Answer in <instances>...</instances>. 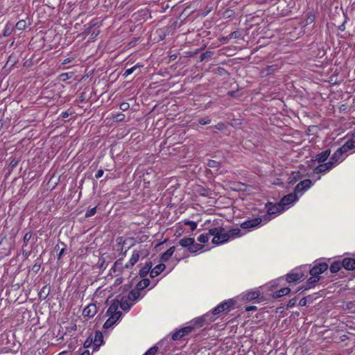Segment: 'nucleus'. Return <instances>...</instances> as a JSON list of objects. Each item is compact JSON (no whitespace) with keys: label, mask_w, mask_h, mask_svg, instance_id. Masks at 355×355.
<instances>
[{"label":"nucleus","mask_w":355,"mask_h":355,"mask_svg":"<svg viewBox=\"0 0 355 355\" xmlns=\"http://www.w3.org/2000/svg\"><path fill=\"white\" fill-rule=\"evenodd\" d=\"M149 250L147 245H139L132 251V254L129 261L125 264L127 270L132 269L135 264L141 259H143L148 257Z\"/></svg>","instance_id":"f257e3e1"},{"label":"nucleus","mask_w":355,"mask_h":355,"mask_svg":"<svg viewBox=\"0 0 355 355\" xmlns=\"http://www.w3.org/2000/svg\"><path fill=\"white\" fill-rule=\"evenodd\" d=\"M209 234L213 236L212 243L216 245L223 244L230 240V234L221 227L210 228Z\"/></svg>","instance_id":"f03ea898"},{"label":"nucleus","mask_w":355,"mask_h":355,"mask_svg":"<svg viewBox=\"0 0 355 355\" xmlns=\"http://www.w3.org/2000/svg\"><path fill=\"white\" fill-rule=\"evenodd\" d=\"M270 220L271 218L268 216H263L262 218H254L243 222L241 224V227L243 229H247L249 231H252L254 229L259 227L261 223L266 224Z\"/></svg>","instance_id":"7ed1b4c3"},{"label":"nucleus","mask_w":355,"mask_h":355,"mask_svg":"<svg viewBox=\"0 0 355 355\" xmlns=\"http://www.w3.org/2000/svg\"><path fill=\"white\" fill-rule=\"evenodd\" d=\"M297 199V193L294 191V193H289L283 197L279 203L282 207L284 208V211H285L286 209H288L291 205H293Z\"/></svg>","instance_id":"20e7f679"},{"label":"nucleus","mask_w":355,"mask_h":355,"mask_svg":"<svg viewBox=\"0 0 355 355\" xmlns=\"http://www.w3.org/2000/svg\"><path fill=\"white\" fill-rule=\"evenodd\" d=\"M266 208L267 209V215H265L264 216H268L271 218V219L272 218V217H271L272 215H277L284 211V208L282 207L280 203L272 204L271 202H268L266 204Z\"/></svg>","instance_id":"39448f33"},{"label":"nucleus","mask_w":355,"mask_h":355,"mask_svg":"<svg viewBox=\"0 0 355 355\" xmlns=\"http://www.w3.org/2000/svg\"><path fill=\"white\" fill-rule=\"evenodd\" d=\"M347 157L352 150L355 148V135H352L341 147L339 148Z\"/></svg>","instance_id":"423d86ee"},{"label":"nucleus","mask_w":355,"mask_h":355,"mask_svg":"<svg viewBox=\"0 0 355 355\" xmlns=\"http://www.w3.org/2000/svg\"><path fill=\"white\" fill-rule=\"evenodd\" d=\"M347 157L352 150L355 148V135H352L341 147L339 148Z\"/></svg>","instance_id":"0eeeda50"},{"label":"nucleus","mask_w":355,"mask_h":355,"mask_svg":"<svg viewBox=\"0 0 355 355\" xmlns=\"http://www.w3.org/2000/svg\"><path fill=\"white\" fill-rule=\"evenodd\" d=\"M347 157L352 150L355 148V135H352L341 147L339 148Z\"/></svg>","instance_id":"6e6552de"},{"label":"nucleus","mask_w":355,"mask_h":355,"mask_svg":"<svg viewBox=\"0 0 355 355\" xmlns=\"http://www.w3.org/2000/svg\"><path fill=\"white\" fill-rule=\"evenodd\" d=\"M346 157L347 156L345 153H343V151L338 148L331 157L329 162L334 164V168L336 166L341 163Z\"/></svg>","instance_id":"1a4fd4ad"},{"label":"nucleus","mask_w":355,"mask_h":355,"mask_svg":"<svg viewBox=\"0 0 355 355\" xmlns=\"http://www.w3.org/2000/svg\"><path fill=\"white\" fill-rule=\"evenodd\" d=\"M328 268V265L326 263H320L318 265L314 266L310 270V275L320 277V275L326 271Z\"/></svg>","instance_id":"9d476101"},{"label":"nucleus","mask_w":355,"mask_h":355,"mask_svg":"<svg viewBox=\"0 0 355 355\" xmlns=\"http://www.w3.org/2000/svg\"><path fill=\"white\" fill-rule=\"evenodd\" d=\"M233 305V302L232 300H229L227 301H224L219 304L217 306H216L213 311L212 313L214 315H218L225 311H227L230 309L231 306Z\"/></svg>","instance_id":"9b49d317"},{"label":"nucleus","mask_w":355,"mask_h":355,"mask_svg":"<svg viewBox=\"0 0 355 355\" xmlns=\"http://www.w3.org/2000/svg\"><path fill=\"white\" fill-rule=\"evenodd\" d=\"M119 303H113L110 306L107 311V314L110 317H113L114 318V321H117L121 316L122 313L121 311H118Z\"/></svg>","instance_id":"f8f14e48"},{"label":"nucleus","mask_w":355,"mask_h":355,"mask_svg":"<svg viewBox=\"0 0 355 355\" xmlns=\"http://www.w3.org/2000/svg\"><path fill=\"white\" fill-rule=\"evenodd\" d=\"M311 184H312V182L309 179L301 181L295 187V191L297 193L302 194L305 191H306L308 189H309L311 187Z\"/></svg>","instance_id":"ddd939ff"},{"label":"nucleus","mask_w":355,"mask_h":355,"mask_svg":"<svg viewBox=\"0 0 355 355\" xmlns=\"http://www.w3.org/2000/svg\"><path fill=\"white\" fill-rule=\"evenodd\" d=\"M193 329V327L191 326L185 327L182 328L175 332H174L172 335V339L173 340H177L182 338L184 336L189 334Z\"/></svg>","instance_id":"4468645a"},{"label":"nucleus","mask_w":355,"mask_h":355,"mask_svg":"<svg viewBox=\"0 0 355 355\" xmlns=\"http://www.w3.org/2000/svg\"><path fill=\"white\" fill-rule=\"evenodd\" d=\"M334 168V164L329 162L326 163H319V165L314 168V173L318 174L326 173Z\"/></svg>","instance_id":"2eb2a0df"},{"label":"nucleus","mask_w":355,"mask_h":355,"mask_svg":"<svg viewBox=\"0 0 355 355\" xmlns=\"http://www.w3.org/2000/svg\"><path fill=\"white\" fill-rule=\"evenodd\" d=\"M97 313V307L94 304H88L83 311L84 317L92 318Z\"/></svg>","instance_id":"dca6fc26"},{"label":"nucleus","mask_w":355,"mask_h":355,"mask_svg":"<svg viewBox=\"0 0 355 355\" xmlns=\"http://www.w3.org/2000/svg\"><path fill=\"white\" fill-rule=\"evenodd\" d=\"M320 279V277H317L315 276H312L311 275V277L308 279V282H307V284H308V286H304V287H301L297 291L296 293H302L303 291H306V290H308L311 288H312L314 284L318 282Z\"/></svg>","instance_id":"f3484780"},{"label":"nucleus","mask_w":355,"mask_h":355,"mask_svg":"<svg viewBox=\"0 0 355 355\" xmlns=\"http://www.w3.org/2000/svg\"><path fill=\"white\" fill-rule=\"evenodd\" d=\"M342 266L348 270H355V259L352 258H345L341 263Z\"/></svg>","instance_id":"a211bd4d"},{"label":"nucleus","mask_w":355,"mask_h":355,"mask_svg":"<svg viewBox=\"0 0 355 355\" xmlns=\"http://www.w3.org/2000/svg\"><path fill=\"white\" fill-rule=\"evenodd\" d=\"M304 275L299 272L290 273L286 275V281L288 283L297 282L301 281Z\"/></svg>","instance_id":"6ab92c4d"},{"label":"nucleus","mask_w":355,"mask_h":355,"mask_svg":"<svg viewBox=\"0 0 355 355\" xmlns=\"http://www.w3.org/2000/svg\"><path fill=\"white\" fill-rule=\"evenodd\" d=\"M260 296L259 291H250L244 294V298L248 301H251L257 299Z\"/></svg>","instance_id":"aec40b11"},{"label":"nucleus","mask_w":355,"mask_h":355,"mask_svg":"<svg viewBox=\"0 0 355 355\" xmlns=\"http://www.w3.org/2000/svg\"><path fill=\"white\" fill-rule=\"evenodd\" d=\"M165 268V265L163 263L158 264L155 266L150 272V275L151 277H157L159 275Z\"/></svg>","instance_id":"412c9836"},{"label":"nucleus","mask_w":355,"mask_h":355,"mask_svg":"<svg viewBox=\"0 0 355 355\" xmlns=\"http://www.w3.org/2000/svg\"><path fill=\"white\" fill-rule=\"evenodd\" d=\"M134 303L130 302L126 297H122L120 301V306L123 311H129Z\"/></svg>","instance_id":"4be33fe9"},{"label":"nucleus","mask_w":355,"mask_h":355,"mask_svg":"<svg viewBox=\"0 0 355 355\" xmlns=\"http://www.w3.org/2000/svg\"><path fill=\"white\" fill-rule=\"evenodd\" d=\"M175 250V246H172V247L169 248L164 253L162 254V255L161 257V261H168L171 257L173 254L174 253Z\"/></svg>","instance_id":"5701e85b"},{"label":"nucleus","mask_w":355,"mask_h":355,"mask_svg":"<svg viewBox=\"0 0 355 355\" xmlns=\"http://www.w3.org/2000/svg\"><path fill=\"white\" fill-rule=\"evenodd\" d=\"M290 292H291V289L289 288H288V287L282 288L275 291L273 293L272 297L274 298H279L282 296L288 295Z\"/></svg>","instance_id":"b1692460"},{"label":"nucleus","mask_w":355,"mask_h":355,"mask_svg":"<svg viewBox=\"0 0 355 355\" xmlns=\"http://www.w3.org/2000/svg\"><path fill=\"white\" fill-rule=\"evenodd\" d=\"M330 153L331 151L329 150L322 151L319 155H318L316 160L318 161V163H323L329 157Z\"/></svg>","instance_id":"393cba45"},{"label":"nucleus","mask_w":355,"mask_h":355,"mask_svg":"<svg viewBox=\"0 0 355 355\" xmlns=\"http://www.w3.org/2000/svg\"><path fill=\"white\" fill-rule=\"evenodd\" d=\"M193 242H194V239L193 238H184L180 241L179 243L182 247L187 248L189 250Z\"/></svg>","instance_id":"a878e982"},{"label":"nucleus","mask_w":355,"mask_h":355,"mask_svg":"<svg viewBox=\"0 0 355 355\" xmlns=\"http://www.w3.org/2000/svg\"><path fill=\"white\" fill-rule=\"evenodd\" d=\"M49 291H50V288L49 287H48L47 286H43L40 289V292L38 293L39 299L40 300H45L47 297V296L49 295Z\"/></svg>","instance_id":"bb28decb"},{"label":"nucleus","mask_w":355,"mask_h":355,"mask_svg":"<svg viewBox=\"0 0 355 355\" xmlns=\"http://www.w3.org/2000/svg\"><path fill=\"white\" fill-rule=\"evenodd\" d=\"M152 267L151 262H147L145 265L139 270V275L141 277H145L149 272Z\"/></svg>","instance_id":"cd10ccee"},{"label":"nucleus","mask_w":355,"mask_h":355,"mask_svg":"<svg viewBox=\"0 0 355 355\" xmlns=\"http://www.w3.org/2000/svg\"><path fill=\"white\" fill-rule=\"evenodd\" d=\"M139 297V290H133L131 291L126 297L130 302L134 303L135 300H137Z\"/></svg>","instance_id":"c85d7f7f"},{"label":"nucleus","mask_w":355,"mask_h":355,"mask_svg":"<svg viewBox=\"0 0 355 355\" xmlns=\"http://www.w3.org/2000/svg\"><path fill=\"white\" fill-rule=\"evenodd\" d=\"M227 234H230V239L240 237L243 235L241 230L239 228L232 229L227 232Z\"/></svg>","instance_id":"c756f323"},{"label":"nucleus","mask_w":355,"mask_h":355,"mask_svg":"<svg viewBox=\"0 0 355 355\" xmlns=\"http://www.w3.org/2000/svg\"><path fill=\"white\" fill-rule=\"evenodd\" d=\"M113 268H114L115 270H119V271H123L125 269L127 270V268H125V265L123 264L122 259H119L116 260L113 266Z\"/></svg>","instance_id":"7c9ffc66"},{"label":"nucleus","mask_w":355,"mask_h":355,"mask_svg":"<svg viewBox=\"0 0 355 355\" xmlns=\"http://www.w3.org/2000/svg\"><path fill=\"white\" fill-rule=\"evenodd\" d=\"M94 345L95 346H99L103 343V335L101 332L96 331L95 334V338L93 340Z\"/></svg>","instance_id":"2f4dec72"},{"label":"nucleus","mask_w":355,"mask_h":355,"mask_svg":"<svg viewBox=\"0 0 355 355\" xmlns=\"http://www.w3.org/2000/svg\"><path fill=\"white\" fill-rule=\"evenodd\" d=\"M150 284V280L148 279H143L141 281L137 283V290H143L147 288Z\"/></svg>","instance_id":"473e14b6"},{"label":"nucleus","mask_w":355,"mask_h":355,"mask_svg":"<svg viewBox=\"0 0 355 355\" xmlns=\"http://www.w3.org/2000/svg\"><path fill=\"white\" fill-rule=\"evenodd\" d=\"M202 248H203L202 245L196 243L194 241V242H193V244H191L190 248L189 249V251L191 253H195V252H197L201 250Z\"/></svg>","instance_id":"72a5a7b5"},{"label":"nucleus","mask_w":355,"mask_h":355,"mask_svg":"<svg viewBox=\"0 0 355 355\" xmlns=\"http://www.w3.org/2000/svg\"><path fill=\"white\" fill-rule=\"evenodd\" d=\"M143 65L142 64H135V66H133L132 67L130 68V69H128L125 71L124 73H123V76L125 78L128 77L129 75L132 74L138 68H140V67H142Z\"/></svg>","instance_id":"f704fd0d"},{"label":"nucleus","mask_w":355,"mask_h":355,"mask_svg":"<svg viewBox=\"0 0 355 355\" xmlns=\"http://www.w3.org/2000/svg\"><path fill=\"white\" fill-rule=\"evenodd\" d=\"M342 264L340 262H334V263H332L330 266V270L331 272L333 273H335V272H338L341 268H342Z\"/></svg>","instance_id":"c9c22d12"},{"label":"nucleus","mask_w":355,"mask_h":355,"mask_svg":"<svg viewBox=\"0 0 355 355\" xmlns=\"http://www.w3.org/2000/svg\"><path fill=\"white\" fill-rule=\"evenodd\" d=\"M210 236L209 232L205 234H202L198 237V241L201 243H206L208 242Z\"/></svg>","instance_id":"e433bc0d"},{"label":"nucleus","mask_w":355,"mask_h":355,"mask_svg":"<svg viewBox=\"0 0 355 355\" xmlns=\"http://www.w3.org/2000/svg\"><path fill=\"white\" fill-rule=\"evenodd\" d=\"M183 222L185 225H187L190 227L191 231L195 230L197 227V223L196 222L187 219H185Z\"/></svg>","instance_id":"4c0bfd02"},{"label":"nucleus","mask_w":355,"mask_h":355,"mask_svg":"<svg viewBox=\"0 0 355 355\" xmlns=\"http://www.w3.org/2000/svg\"><path fill=\"white\" fill-rule=\"evenodd\" d=\"M115 322L116 321H114V318L113 317L109 316V318L105 321V322L103 324V328L108 329L111 327Z\"/></svg>","instance_id":"58836bf2"},{"label":"nucleus","mask_w":355,"mask_h":355,"mask_svg":"<svg viewBox=\"0 0 355 355\" xmlns=\"http://www.w3.org/2000/svg\"><path fill=\"white\" fill-rule=\"evenodd\" d=\"M26 25H27V24L25 20H20L16 24L15 27L17 29H18L19 31H22L26 28Z\"/></svg>","instance_id":"ea45409f"},{"label":"nucleus","mask_w":355,"mask_h":355,"mask_svg":"<svg viewBox=\"0 0 355 355\" xmlns=\"http://www.w3.org/2000/svg\"><path fill=\"white\" fill-rule=\"evenodd\" d=\"M12 31V26L10 24H7L5 26V28H4V30H3V35L5 37L9 36L11 34Z\"/></svg>","instance_id":"a19ab883"},{"label":"nucleus","mask_w":355,"mask_h":355,"mask_svg":"<svg viewBox=\"0 0 355 355\" xmlns=\"http://www.w3.org/2000/svg\"><path fill=\"white\" fill-rule=\"evenodd\" d=\"M158 348L156 346H153L148 349L144 355H155L157 352Z\"/></svg>","instance_id":"79ce46f5"},{"label":"nucleus","mask_w":355,"mask_h":355,"mask_svg":"<svg viewBox=\"0 0 355 355\" xmlns=\"http://www.w3.org/2000/svg\"><path fill=\"white\" fill-rule=\"evenodd\" d=\"M96 212V207H93L92 209H88L85 213V217H90L94 215Z\"/></svg>","instance_id":"37998d69"},{"label":"nucleus","mask_w":355,"mask_h":355,"mask_svg":"<svg viewBox=\"0 0 355 355\" xmlns=\"http://www.w3.org/2000/svg\"><path fill=\"white\" fill-rule=\"evenodd\" d=\"M125 119V114L122 113H117L114 115V119L116 121H121Z\"/></svg>","instance_id":"c03bdc74"},{"label":"nucleus","mask_w":355,"mask_h":355,"mask_svg":"<svg viewBox=\"0 0 355 355\" xmlns=\"http://www.w3.org/2000/svg\"><path fill=\"white\" fill-rule=\"evenodd\" d=\"M129 107H130L129 103H126V102H123L119 105V108L123 111H125V110H128Z\"/></svg>","instance_id":"a18cd8bd"},{"label":"nucleus","mask_w":355,"mask_h":355,"mask_svg":"<svg viewBox=\"0 0 355 355\" xmlns=\"http://www.w3.org/2000/svg\"><path fill=\"white\" fill-rule=\"evenodd\" d=\"M296 301L297 300L295 298H293V299L290 300L287 304V306L289 308L293 307L296 304Z\"/></svg>","instance_id":"49530a36"},{"label":"nucleus","mask_w":355,"mask_h":355,"mask_svg":"<svg viewBox=\"0 0 355 355\" xmlns=\"http://www.w3.org/2000/svg\"><path fill=\"white\" fill-rule=\"evenodd\" d=\"M210 122H211V120L209 119H200L199 120V123L201 125L209 124Z\"/></svg>","instance_id":"de8ad7c7"},{"label":"nucleus","mask_w":355,"mask_h":355,"mask_svg":"<svg viewBox=\"0 0 355 355\" xmlns=\"http://www.w3.org/2000/svg\"><path fill=\"white\" fill-rule=\"evenodd\" d=\"M104 171L102 169H99L95 175V178L98 179L103 175Z\"/></svg>","instance_id":"09e8293b"},{"label":"nucleus","mask_w":355,"mask_h":355,"mask_svg":"<svg viewBox=\"0 0 355 355\" xmlns=\"http://www.w3.org/2000/svg\"><path fill=\"white\" fill-rule=\"evenodd\" d=\"M207 164L209 167H216L218 162L214 160H209Z\"/></svg>","instance_id":"8fccbe9b"},{"label":"nucleus","mask_w":355,"mask_h":355,"mask_svg":"<svg viewBox=\"0 0 355 355\" xmlns=\"http://www.w3.org/2000/svg\"><path fill=\"white\" fill-rule=\"evenodd\" d=\"M31 238V234L30 233H26L25 235H24V241L25 243H27Z\"/></svg>","instance_id":"3c124183"},{"label":"nucleus","mask_w":355,"mask_h":355,"mask_svg":"<svg viewBox=\"0 0 355 355\" xmlns=\"http://www.w3.org/2000/svg\"><path fill=\"white\" fill-rule=\"evenodd\" d=\"M299 304L301 306H306V297H303L302 299H301L300 302H299Z\"/></svg>","instance_id":"603ef678"},{"label":"nucleus","mask_w":355,"mask_h":355,"mask_svg":"<svg viewBox=\"0 0 355 355\" xmlns=\"http://www.w3.org/2000/svg\"><path fill=\"white\" fill-rule=\"evenodd\" d=\"M257 308L255 306H248L245 307V311H255V310H257Z\"/></svg>","instance_id":"864d4df0"},{"label":"nucleus","mask_w":355,"mask_h":355,"mask_svg":"<svg viewBox=\"0 0 355 355\" xmlns=\"http://www.w3.org/2000/svg\"><path fill=\"white\" fill-rule=\"evenodd\" d=\"M92 341H93V340H92V339L91 340H87L85 342V343H84V347H88L91 345V343H92Z\"/></svg>","instance_id":"5fc2aeb1"},{"label":"nucleus","mask_w":355,"mask_h":355,"mask_svg":"<svg viewBox=\"0 0 355 355\" xmlns=\"http://www.w3.org/2000/svg\"><path fill=\"white\" fill-rule=\"evenodd\" d=\"M64 250H65L64 248H62V249L60 251V252H59V253H58V259H60V258H61L62 255L64 254Z\"/></svg>","instance_id":"6e6d98bb"},{"label":"nucleus","mask_w":355,"mask_h":355,"mask_svg":"<svg viewBox=\"0 0 355 355\" xmlns=\"http://www.w3.org/2000/svg\"><path fill=\"white\" fill-rule=\"evenodd\" d=\"M70 62H71V59L70 58H67V59L64 60L62 64H66L67 63H69Z\"/></svg>","instance_id":"4d7b16f0"},{"label":"nucleus","mask_w":355,"mask_h":355,"mask_svg":"<svg viewBox=\"0 0 355 355\" xmlns=\"http://www.w3.org/2000/svg\"><path fill=\"white\" fill-rule=\"evenodd\" d=\"M80 355H90L89 350H85Z\"/></svg>","instance_id":"13d9d810"},{"label":"nucleus","mask_w":355,"mask_h":355,"mask_svg":"<svg viewBox=\"0 0 355 355\" xmlns=\"http://www.w3.org/2000/svg\"><path fill=\"white\" fill-rule=\"evenodd\" d=\"M62 117H64H64L68 116V113H67V112H63V113L62 114Z\"/></svg>","instance_id":"bf43d9fd"},{"label":"nucleus","mask_w":355,"mask_h":355,"mask_svg":"<svg viewBox=\"0 0 355 355\" xmlns=\"http://www.w3.org/2000/svg\"><path fill=\"white\" fill-rule=\"evenodd\" d=\"M67 352H62L61 353H60L58 355H64Z\"/></svg>","instance_id":"052dcab7"},{"label":"nucleus","mask_w":355,"mask_h":355,"mask_svg":"<svg viewBox=\"0 0 355 355\" xmlns=\"http://www.w3.org/2000/svg\"><path fill=\"white\" fill-rule=\"evenodd\" d=\"M202 321V319L198 318L196 322H201Z\"/></svg>","instance_id":"680f3d73"},{"label":"nucleus","mask_w":355,"mask_h":355,"mask_svg":"<svg viewBox=\"0 0 355 355\" xmlns=\"http://www.w3.org/2000/svg\"><path fill=\"white\" fill-rule=\"evenodd\" d=\"M122 239H123L122 237H119V238H118L117 241H119V240L122 241Z\"/></svg>","instance_id":"e2e57ef3"},{"label":"nucleus","mask_w":355,"mask_h":355,"mask_svg":"<svg viewBox=\"0 0 355 355\" xmlns=\"http://www.w3.org/2000/svg\"><path fill=\"white\" fill-rule=\"evenodd\" d=\"M272 67H273L272 66H270V67H268V69H272Z\"/></svg>","instance_id":"0e129e2a"},{"label":"nucleus","mask_w":355,"mask_h":355,"mask_svg":"<svg viewBox=\"0 0 355 355\" xmlns=\"http://www.w3.org/2000/svg\"><path fill=\"white\" fill-rule=\"evenodd\" d=\"M236 32H234L232 35H236Z\"/></svg>","instance_id":"69168bd1"}]
</instances>
